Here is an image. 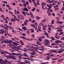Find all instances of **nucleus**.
<instances>
[{"mask_svg": "<svg viewBox=\"0 0 64 64\" xmlns=\"http://www.w3.org/2000/svg\"><path fill=\"white\" fill-rule=\"evenodd\" d=\"M38 41H36V44H38V45H41V44H40L38 42H41V43H43V42H41L42 41V40H38ZM43 43H44V44L46 46V45H48L47 46L48 47H50V48H52V46H49V44H50V42L49 41V40H46V41H44V42H43Z\"/></svg>", "mask_w": 64, "mask_h": 64, "instance_id": "obj_1", "label": "nucleus"}, {"mask_svg": "<svg viewBox=\"0 0 64 64\" xmlns=\"http://www.w3.org/2000/svg\"><path fill=\"white\" fill-rule=\"evenodd\" d=\"M55 50L56 51H53L52 50H50V51H51L52 52H54V53H61L62 52L64 51V49L62 50ZM59 50H61L60 51H58Z\"/></svg>", "mask_w": 64, "mask_h": 64, "instance_id": "obj_2", "label": "nucleus"}, {"mask_svg": "<svg viewBox=\"0 0 64 64\" xmlns=\"http://www.w3.org/2000/svg\"><path fill=\"white\" fill-rule=\"evenodd\" d=\"M5 57H6V59H14L15 58V57L14 56H5Z\"/></svg>", "mask_w": 64, "mask_h": 64, "instance_id": "obj_3", "label": "nucleus"}, {"mask_svg": "<svg viewBox=\"0 0 64 64\" xmlns=\"http://www.w3.org/2000/svg\"><path fill=\"white\" fill-rule=\"evenodd\" d=\"M10 42H13V41H12V40H10L9 41H8V40H6L4 41H2L1 42H0L1 44H2V43H10Z\"/></svg>", "mask_w": 64, "mask_h": 64, "instance_id": "obj_4", "label": "nucleus"}, {"mask_svg": "<svg viewBox=\"0 0 64 64\" xmlns=\"http://www.w3.org/2000/svg\"><path fill=\"white\" fill-rule=\"evenodd\" d=\"M6 54H8L9 52H7L2 50V52L0 53V54H3V55H6Z\"/></svg>", "mask_w": 64, "mask_h": 64, "instance_id": "obj_5", "label": "nucleus"}, {"mask_svg": "<svg viewBox=\"0 0 64 64\" xmlns=\"http://www.w3.org/2000/svg\"><path fill=\"white\" fill-rule=\"evenodd\" d=\"M25 62H22L20 64H25V63H27L28 62H30V61L27 60H25Z\"/></svg>", "mask_w": 64, "mask_h": 64, "instance_id": "obj_6", "label": "nucleus"}, {"mask_svg": "<svg viewBox=\"0 0 64 64\" xmlns=\"http://www.w3.org/2000/svg\"><path fill=\"white\" fill-rule=\"evenodd\" d=\"M30 48H28V49L29 50H30V51H33V50L31 48H34V47H33V46H30Z\"/></svg>", "mask_w": 64, "mask_h": 64, "instance_id": "obj_7", "label": "nucleus"}, {"mask_svg": "<svg viewBox=\"0 0 64 64\" xmlns=\"http://www.w3.org/2000/svg\"><path fill=\"white\" fill-rule=\"evenodd\" d=\"M27 22L28 23L29 22V21L26 20L24 21V25L26 26L27 24Z\"/></svg>", "mask_w": 64, "mask_h": 64, "instance_id": "obj_8", "label": "nucleus"}, {"mask_svg": "<svg viewBox=\"0 0 64 64\" xmlns=\"http://www.w3.org/2000/svg\"><path fill=\"white\" fill-rule=\"evenodd\" d=\"M24 11L27 12L29 11V10H28V8H24Z\"/></svg>", "mask_w": 64, "mask_h": 64, "instance_id": "obj_9", "label": "nucleus"}, {"mask_svg": "<svg viewBox=\"0 0 64 64\" xmlns=\"http://www.w3.org/2000/svg\"><path fill=\"white\" fill-rule=\"evenodd\" d=\"M0 64H6V62H5L3 61H2V62H0Z\"/></svg>", "mask_w": 64, "mask_h": 64, "instance_id": "obj_10", "label": "nucleus"}, {"mask_svg": "<svg viewBox=\"0 0 64 64\" xmlns=\"http://www.w3.org/2000/svg\"><path fill=\"white\" fill-rule=\"evenodd\" d=\"M61 42H62L59 40H57L55 42V43H58V44L60 43H61Z\"/></svg>", "mask_w": 64, "mask_h": 64, "instance_id": "obj_11", "label": "nucleus"}, {"mask_svg": "<svg viewBox=\"0 0 64 64\" xmlns=\"http://www.w3.org/2000/svg\"><path fill=\"white\" fill-rule=\"evenodd\" d=\"M22 30H24V31H25L26 30V29H27L26 27L25 26L22 27Z\"/></svg>", "mask_w": 64, "mask_h": 64, "instance_id": "obj_12", "label": "nucleus"}, {"mask_svg": "<svg viewBox=\"0 0 64 64\" xmlns=\"http://www.w3.org/2000/svg\"><path fill=\"white\" fill-rule=\"evenodd\" d=\"M21 38H23L24 39V40H29L28 39L24 37V36H22L21 37Z\"/></svg>", "mask_w": 64, "mask_h": 64, "instance_id": "obj_13", "label": "nucleus"}, {"mask_svg": "<svg viewBox=\"0 0 64 64\" xmlns=\"http://www.w3.org/2000/svg\"><path fill=\"white\" fill-rule=\"evenodd\" d=\"M49 38H50V39H52V40H55V38H54V37L53 36L52 37H49Z\"/></svg>", "mask_w": 64, "mask_h": 64, "instance_id": "obj_14", "label": "nucleus"}, {"mask_svg": "<svg viewBox=\"0 0 64 64\" xmlns=\"http://www.w3.org/2000/svg\"><path fill=\"white\" fill-rule=\"evenodd\" d=\"M46 3H45L44 2H43L42 3V6H43V5H44V6H46Z\"/></svg>", "mask_w": 64, "mask_h": 64, "instance_id": "obj_15", "label": "nucleus"}, {"mask_svg": "<svg viewBox=\"0 0 64 64\" xmlns=\"http://www.w3.org/2000/svg\"><path fill=\"white\" fill-rule=\"evenodd\" d=\"M59 32H60L63 31V30L62 29V28H59V30H58Z\"/></svg>", "mask_w": 64, "mask_h": 64, "instance_id": "obj_16", "label": "nucleus"}, {"mask_svg": "<svg viewBox=\"0 0 64 64\" xmlns=\"http://www.w3.org/2000/svg\"><path fill=\"white\" fill-rule=\"evenodd\" d=\"M45 34L46 35V36L47 38H49V36H48V35H49V34H48V33L47 32H45Z\"/></svg>", "mask_w": 64, "mask_h": 64, "instance_id": "obj_17", "label": "nucleus"}, {"mask_svg": "<svg viewBox=\"0 0 64 64\" xmlns=\"http://www.w3.org/2000/svg\"><path fill=\"white\" fill-rule=\"evenodd\" d=\"M64 59H62L61 60H58V61H59V62H61L62 61L64 60Z\"/></svg>", "mask_w": 64, "mask_h": 64, "instance_id": "obj_18", "label": "nucleus"}, {"mask_svg": "<svg viewBox=\"0 0 64 64\" xmlns=\"http://www.w3.org/2000/svg\"><path fill=\"white\" fill-rule=\"evenodd\" d=\"M18 17H21L22 19H23V16L22 15H18Z\"/></svg>", "mask_w": 64, "mask_h": 64, "instance_id": "obj_19", "label": "nucleus"}, {"mask_svg": "<svg viewBox=\"0 0 64 64\" xmlns=\"http://www.w3.org/2000/svg\"><path fill=\"white\" fill-rule=\"evenodd\" d=\"M20 42L21 44L22 45H24V43H23V42L22 41L20 40Z\"/></svg>", "mask_w": 64, "mask_h": 64, "instance_id": "obj_20", "label": "nucleus"}, {"mask_svg": "<svg viewBox=\"0 0 64 64\" xmlns=\"http://www.w3.org/2000/svg\"><path fill=\"white\" fill-rule=\"evenodd\" d=\"M0 26L2 28H4V29L6 28V27H5L4 26H3L2 24H1V26L0 25Z\"/></svg>", "mask_w": 64, "mask_h": 64, "instance_id": "obj_21", "label": "nucleus"}, {"mask_svg": "<svg viewBox=\"0 0 64 64\" xmlns=\"http://www.w3.org/2000/svg\"><path fill=\"white\" fill-rule=\"evenodd\" d=\"M22 13L23 15H24V16H26V13H25V12H22Z\"/></svg>", "mask_w": 64, "mask_h": 64, "instance_id": "obj_22", "label": "nucleus"}, {"mask_svg": "<svg viewBox=\"0 0 64 64\" xmlns=\"http://www.w3.org/2000/svg\"><path fill=\"white\" fill-rule=\"evenodd\" d=\"M0 31L1 32H4V33H5V32L4 31V30L3 29H2L1 30H0Z\"/></svg>", "mask_w": 64, "mask_h": 64, "instance_id": "obj_23", "label": "nucleus"}, {"mask_svg": "<svg viewBox=\"0 0 64 64\" xmlns=\"http://www.w3.org/2000/svg\"><path fill=\"white\" fill-rule=\"evenodd\" d=\"M12 54V55H15V56H17L18 55L17 54L14 53Z\"/></svg>", "mask_w": 64, "mask_h": 64, "instance_id": "obj_24", "label": "nucleus"}, {"mask_svg": "<svg viewBox=\"0 0 64 64\" xmlns=\"http://www.w3.org/2000/svg\"><path fill=\"white\" fill-rule=\"evenodd\" d=\"M60 32V33L59 35H61L62 34H63L64 33V32Z\"/></svg>", "mask_w": 64, "mask_h": 64, "instance_id": "obj_25", "label": "nucleus"}, {"mask_svg": "<svg viewBox=\"0 0 64 64\" xmlns=\"http://www.w3.org/2000/svg\"><path fill=\"white\" fill-rule=\"evenodd\" d=\"M24 56H26V57H28L29 56H27V55L26 54V53H24Z\"/></svg>", "mask_w": 64, "mask_h": 64, "instance_id": "obj_26", "label": "nucleus"}, {"mask_svg": "<svg viewBox=\"0 0 64 64\" xmlns=\"http://www.w3.org/2000/svg\"><path fill=\"white\" fill-rule=\"evenodd\" d=\"M7 35L10 37H12V36L11 35V34H7Z\"/></svg>", "mask_w": 64, "mask_h": 64, "instance_id": "obj_27", "label": "nucleus"}, {"mask_svg": "<svg viewBox=\"0 0 64 64\" xmlns=\"http://www.w3.org/2000/svg\"><path fill=\"white\" fill-rule=\"evenodd\" d=\"M50 0H48L46 1V2H48V3H51V2H50Z\"/></svg>", "mask_w": 64, "mask_h": 64, "instance_id": "obj_28", "label": "nucleus"}, {"mask_svg": "<svg viewBox=\"0 0 64 64\" xmlns=\"http://www.w3.org/2000/svg\"><path fill=\"white\" fill-rule=\"evenodd\" d=\"M42 37H40L38 39V40H42Z\"/></svg>", "mask_w": 64, "mask_h": 64, "instance_id": "obj_29", "label": "nucleus"}, {"mask_svg": "<svg viewBox=\"0 0 64 64\" xmlns=\"http://www.w3.org/2000/svg\"><path fill=\"white\" fill-rule=\"evenodd\" d=\"M0 17L2 18H4V17H5V16L3 14H2L1 15Z\"/></svg>", "mask_w": 64, "mask_h": 64, "instance_id": "obj_30", "label": "nucleus"}, {"mask_svg": "<svg viewBox=\"0 0 64 64\" xmlns=\"http://www.w3.org/2000/svg\"><path fill=\"white\" fill-rule=\"evenodd\" d=\"M40 1L39 0H38L37 2V5H39V4L40 3H39Z\"/></svg>", "mask_w": 64, "mask_h": 64, "instance_id": "obj_31", "label": "nucleus"}, {"mask_svg": "<svg viewBox=\"0 0 64 64\" xmlns=\"http://www.w3.org/2000/svg\"><path fill=\"white\" fill-rule=\"evenodd\" d=\"M17 29H18V30H19L20 31H23V30H22L21 29V28H17Z\"/></svg>", "mask_w": 64, "mask_h": 64, "instance_id": "obj_32", "label": "nucleus"}, {"mask_svg": "<svg viewBox=\"0 0 64 64\" xmlns=\"http://www.w3.org/2000/svg\"><path fill=\"white\" fill-rule=\"evenodd\" d=\"M36 21H35V20H32V23H34Z\"/></svg>", "mask_w": 64, "mask_h": 64, "instance_id": "obj_33", "label": "nucleus"}, {"mask_svg": "<svg viewBox=\"0 0 64 64\" xmlns=\"http://www.w3.org/2000/svg\"><path fill=\"white\" fill-rule=\"evenodd\" d=\"M54 20H53L52 21V24H54Z\"/></svg>", "mask_w": 64, "mask_h": 64, "instance_id": "obj_34", "label": "nucleus"}, {"mask_svg": "<svg viewBox=\"0 0 64 64\" xmlns=\"http://www.w3.org/2000/svg\"><path fill=\"white\" fill-rule=\"evenodd\" d=\"M2 2L4 3H5L6 4H7V2L4 1H2Z\"/></svg>", "mask_w": 64, "mask_h": 64, "instance_id": "obj_35", "label": "nucleus"}, {"mask_svg": "<svg viewBox=\"0 0 64 64\" xmlns=\"http://www.w3.org/2000/svg\"><path fill=\"white\" fill-rule=\"evenodd\" d=\"M22 36H26V34H25L24 33H23L22 34Z\"/></svg>", "mask_w": 64, "mask_h": 64, "instance_id": "obj_36", "label": "nucleus"}, {"mask_svg": "<svg viewBox=\"0 0 64 64\" xmlns=\"http://www.w3.org/2000/svg\"><path fill=\"white\" fill-rule=\"evenodd\" d=\"M56 62V61H52L51 62L52 63L54 64V63H55Z\"/></svg>", "mask_w": 64, "mask_h": 64, "instance_id": "obj_37", "label": "nucleus"}, {"mask_svg": "<svg viewBox=\"0 0 64 64\" xmlns=\"http://www.w3.org/2000/svg\"><path fill=\"white\" fill-rule=\"evenodd\" d=\"M64 22H60V25L62 24V23H64Z\"/></svg>", "mask_w": 64, "mask_h": 64, "instance_id": "obj_38", "label": "nucleus"}, {"mask_svg": "<svg viewBox=\"0 0 64 64\" xmlns=\"http://www.w3.org/2000/svg\"><path fill=\"white\" fill-rule=\"evenodd\" d=\"M26 5H29V2H28L27 1H26Z\"/></svg>", "mask_w": 64, "mask_h": 64, "instance_id": "obj_39", "label": "nucleus"}, {"mask_svg": "<svg viewBox=\"0 0 64 64\" xmlns=\"http://www.w3.org/2000/svg\"><path fill=\"white\" fill-rule=\"evenodd\" d=\"M40 24L42 26V27L43 26H44V24H43L42 23H40Z\"/></svg>", "mask_w": 64, "mask_h": 64, "instance_id": "obj_40", "label": "nucleus"}, {"mask_svg": "<svg viewBox=\"0 0 64 64\" xmlns=\"http://www.w3.org/2000/svg\"><path fill=\"white\" fill-rule=\"evenodd\" d=\"M47 26L46 25H45L44 26H43V27H44V28H47Z\"/></svg>", "mask_w": 64, "mask_h": 64, "instance_id": "obj_41", "label": "nucleus"}, {"mask_svg": "<svg viewBox=\"0 0 64 64\" xmlns=\"http://www.w3.org/2000/svg\"><path fill=\"white\" fill-rule=\"evenodd\" d=\"M19 6H20V7H22V6H23V4H19Z\"/></svg>", "mask_w": 64, "mask_h": 64, "instance_id": "obj_42", "label": "nucleus"}, {"mask_svg": "<svg viewBox=\"0 0 64 64\" xmlns=\"http://www.w3.org/2000/svg\"><path fill=\"white\" fill-rule=\"evenodd\" d=\"M14 45H15L16 46H18V44L17 43H14Z\"/></svg>", "mask_w": 64, "mask_h": 64, "instance_id": "obj_43", "label": "nucleus"}, {"mask_svg": "<svg viewBox=\"0 0 64 64\" xmlns=\"http://www.w3.org/2000/svg\"><path fill=\"white\" fill-rule=\"evenodd\" d=\"M45 21H46V20H42V22L43 23V22H45Z\"/></svg>", "mask_w": 64, "mask_h": 64, "instance_id": "obj_44", "label": "nucleus"}, {"mask_svg": "<svg viewBox=\"0 0 64 64\" xmlns=\"http://www.w3.org/2000/svg\"><path fill=\"white\" fill-rule=\"evenodd\" d=\"M35 9H36L35 8H33V9L32 10V11H35Z\"/></svg>", "mask_w": 64, "mask_h": 64, "instance_id": "obj_45", "label": "nucleus"}, {"mask_svg": "<svg viewBox=\"0 0 64 64\" xmlns=\"http://www.w3.org/2000/svg\"><path fill=\"white\" fill-rule=\"evenodd\" d=\"M57 14V15H58V16H59V17H61V15L59 13Z\"/></svg>", "mask_w": 64, "mask_h": 64, "instance_id": "obj_46", "label": "nucleus"}, {"mask_svg": "<svg viewBox=\"0 0 64 64\" xmlns=\"http://www.w3.org/2000/svg\"><path fill=\"white\" fill-rule=\"evenodd\" d=\"M12 32H14V33H16V31L15 30H12Z\"/></svg>", "mask_w": 64, "mask_h": 64, "instance_id": "obj_47", "label": "nucleus"}, {"mask_svg": "<svg viewBox=\"0 0 64 64\" xmlns=\"http://www.w3.org/2000/svg\"><path fill=\"white\" fill-rule=\"evenodd\" d=\"M30 14L31 16H33V14L32 13V12H30Z\"/></svg>", "mask_w": 64, "mask_h": 64, "instance_id": "obj_48", "label": "nucleus"}, {"mask_svg": "<svg viewBox=\"0 0 64 64\" xmlns=\"http://www.w3.org/2000/svg\"><path fill=\"white\" fill-rule=\"evenodd\" d=\"M48 30H50V31H51L52 30L51 28H50V27H49L48 28Z\"/></svg>", "mask_w": 64, "mask_h": 64, "instance_id": "obj_49", "label": "nucleus"}, {"mask_svg": "<svg viewBox=\"0 0 64 64\" xmlns=\"http://www.w3.org/2000/svg\"><path fill=\"white\" fill-rule=\"evenodd\" d=\"M31 36L33 37V38H34L35 37V35H34V34H32V35Z\"/></svg>", "mask_w": 64, "mask_h": 64, "instance_id": "obj_50", "label": "nucleus"}, {"mask_svg": "<svg viewBox=\"0 0 64 64\" xmlns=\"http://www.w3.org/2000/svg\"><path fill=\"white\" fill-rule=\"evenodd\" d=\"M58 34H58V33L56 32V33L55 34V36H57V35Z\"/></svg>", "mask_w": 64, "mask_h": 64, "instance_id": "obj_51", "label": "nucleus"}, {"mask_svg": "<svg viewBox=\"0 0 64 64\" xmlns=\"http://www.w3.org/2000/svg\"><path fill=\"white\" fill-rule=\"evenodd\" d=\"M16 13L17 14H19V11L17 10V12H16Z\"/></svg>", "mask_w": 64, "mask_h": 64, "instance_id": "obj_52", "label": "nucleus"}, {"mask_svg": "<svg viewBox=\"0 0 64 64\" xmlns=\"http://www.w3.org/2000/svg\"><path fill=\"white\" fill-rule=\"evenodd\" d=\"M55 11H57V10H59V9H58V8H56L55 9Z\"/></svg>", "mask_w": 64, "mask_h": 64, "instance_id": "obj_53", "label": "nucleus"}, {"mask_svg": "<svg viewBox=\"0 0 64 64\" xmlns=\"http://www.w3.org/2000/svg\"><path fill=\"white\" fill-rule=\"evenodd\" d=\"M12 16H14V18H16V17L15 15H12Z\"/></svg>", "mask_w": 64, "mask_h": 64, "instance_id": "obj_54", "label": "nucleus"}, {"mask_svg": "<svg viewBox=\"0 0 64 64\" xmlns=\"http://www.w3.org/2000/svg\"><path fill=\"white\" fill-rule=\"evenodd\" d=\"M31 17H32V19L33 18H34V16H31Z\"/></svg>", "mask_w": 64, "mask_h": 64, "instance_id": "obj_55", "label": "nucleus"}, {"mask_svg": "<svg viewBox=\"0 0 64 64\" xmlns=\"http://www.w3.org/2000/svg\"><path fill=\"white\" fill-rule=\"evenodd\" d=\"M42 8L43 10H45V8L44 7V6H42Z\"/></svg>", "mask_w": 64, "mask_h": 64, "instance_id": "obj_56", "label": "nucleus"}, {"mask_svg": "<svg viewBox=\"0 0 64 64\" xmlns=\"http://www.w3.org/2000/svg\"><path fill=\"white\" fill-rule=\"evenodd\" d=\"M30 54H31V55H34L35 54V53L34 52H32L30 53Z\"/></svg>", "mask_w": 64, "mask_h": 64, "instance_id": "obj_57", "label": "nucleus"}, {"mask_svg": "<svg viewBox=\"0 0 64 64\" xmlns=\"http://www.w3.org/2000/svg\"><path fill=\"white\" fill-rule=\"evenodd\" d=\"M5 38L3 36H2V39H5Z\"/></svg>", "mask_w": 64, "mask_h": 64, "instance_id": "obj_58", "label": "nucleus"}, {"mask_svg": "<svg viewBox=\"0 0 64 64\" xmlns=\"http://www.w3.org/2000/svg\"><path fill=\"white\" fill-rule=\"evenodd\" d=\"M21 2H23L24 3L25 2V0H21Z\"/></svg>", "mask_w": 64, "mask_h": 64, "instance_id": "obj_59", "label": "nucleus"}, {"mask_svg": "<svg viewBox=\"0 0 64 64\" xmlns=\"http://www.w3.org/2000/svg\"><path fill=\"white\" fill-rule=\"evenodd\" d=\"M34 30L33 29H31V32L32 33H33L34 32Z\"/></svg>", "mask_w": 64, "mask_h": 64, "instance_id": "obj_60", "label": "nucleus"}, {"mask_svg": "<svg viewBox=\"0 0 64 64\" xmlns=\"http://www.w3.org/2000/svg\"><path fill=\"white\" fill-rule=\"evenodd\" d=\"M48 7L50 9H51V8H52V7L50 6L49 5H48Z\"/></svg>", "mask_w": 64, "mask_h": 64, "instance_id": "obj_61", "label": "nucleus"}, {"mask_svg": "<svg viewBox=\"0 0 64 64\" xmlns=\"http://www.w3.org/2000/svg\"><path fill=\"white\" fill-rule=\"evenodd\" d=\"M41 64H46V63H45V62H44V63H43V62H41Z\"/></svg>", "mask_w": 64, "mask_h": 64, "instance_id": "obj_62", "label": "nucleus"}, {"mask_svg": "<svg viewBox=\"0 0 64 64\" xmlns=\"http://www.w3.org/2000/svg\"><path fill=\"white\" fill-rule=\"evenodd\" d=\"M62 11H63V10H64V7H63L62 8Z\"/></svg>", "mask_w": 64, "mask_h": 64, "instance_id": "obj_63", "label": "nucleus"}, {"mask_svg": "<svg viewBox=\"0 0 64 64\" xmlns=\"http://www.w3.org/2000/svg\"><path fill=\"white\" fill-rule=\"evenodd\" d=\"M62 40H64V37H62Z\"/></svg>", "mask_w": 64, "mask_h": 64, "instance_id": "obj_64", "label": "nucleus"}]
</instances>
